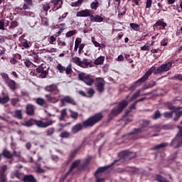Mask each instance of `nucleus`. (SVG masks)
<instances>
[{
	"mask_svg": "<svg viewBox=\"0 0 182 182\" xmlns=\"http://www.w3.org/2000/svg\"><path fill=\"white\" fill-rule=\"evenodd\" d=\"M102 119H103V114L100 112L96 113L88 117L82 123H77V124L74 125L71 128V133L76 134V133L82 132V130L84 129H87V127H93L95 124H97V123L101 122Z\"/></svg>",
	"mask_w": 182,
	"mask_h": 182,
	"instance_id": "nucleus-1",
	"label": "nucleus"
},
{
	"mask_svg": "<svg viewBox=\"0 0 182 182\" xmlns=\"http://www.w3.org/2000/svg\"><path fill=\"white\" fill-rule=\"evenodd\" d=\"M154 69H156V66H152L151 68H149L141 78L134 82L128 88V90H130L131 92H134V90H136V88L139 87V86H141V84L144 83V82H146V80L149 79V77L151 76V73L154 72Z\"/></svg>",
	"mask_w": 182,
	"mask_h": 182,
	"instance_id": "nucleus-2",
	"label": "nucleus"
},
{
	"mask_svg": "<svg viewBox=\"0 0 182 182\" xmlns=\"http://www.w3.org/2000/svg\"><path fill=\"white\" fill-rule=\"evenodd\" d=\"M0 76L1 77V79L3 80V82H4L5 85L8 86V87L11 90L12 92H15L16 89H18V85L15 80L11 79L9 77V75L5 73H1Z\"/></svg>",
	"mask_w": 182,
	"mask_h": 182,
	"instance_id": "nucleus-3",
	"label": "nucleus"
},
{
	"mask_svg": "<svg viewBox=\"0 0 182 182\" xmlns=\"http://www.w3.org/2000/svg\"><path fill=\"white\" fill-rule=\"evenodd\" d=\"M129 105L127 100H124L121 102L118 103V105L114 107L109 114V117L112 119V116H119L124 109Z\"/></svg>",
	"mask_w": 182,
	"mask_h": 182,
	"instance_id": "nucleus-4",
	"label": "nucleus"
},
{
	"mask_svg": "<svg viewBox=\"0 0 182 182\" xmlns=\"http://www.w3.org/2000/svg\"><path fill=\"white\" fill-rule=\"evenodd\" d=\"M78 79L79 80H81V82H83L87 85V86H92L93 83H95L96 78L95 79V77L90 74H86L85 73H80L78 74Z\"/></svg>",
	"mask_w": 182,
	"mask_h": 182,
	"instance_id": "nucleus-5",
	"label": "nucleus"
},
{
	"mask_svg": "<svg viewBox=\"0 0 182 182\" xmlns=\"http://www.w3.org/2000/svg\"><path fill=\"white\" fill-rule=\"evenodd\" d=\"M173 63H176V61L172 60L165 64H162L157 69H156V67H155V69L154 70L152 73H154V75H160V73H164V72H168V70L171 69L173 66Z\"/></svg>",
	"mask_w": 182,
	"mask_h": 182,
	"instance_id": "nucleus-6",
	"label": "nucleus"
},
{
	"mask_svg": "<svg viewBox=\"0 0 182 182\" xmlns=\"http://www.w3.org/2000/svg\"><path fill=\"white\" fill-rule=\"evenodd\" d=\"M95 85L98 93H103V92H105V85H106V81H105V79L100 77H96Z\"/></svg>",
	"mask_w": 182,
	"mask_h": 182,
	"instance_id": "nucleus-7",
	"label": "nucleus"
},
{
	"mask_svg": "<svg viewBox=\"0 0 182 182\" xmlns=\"http://www.w3.org/2000/svg\"><path fill=\"white\" fill-rule=\"evenodd\" d=\"M140 133H141V131L140 129L134 128L133 132L128 133L125 135H123L122 137H125L127 140H137L140 139V136H139Z\"/></svg>",
	"mask_w": 182,
	"mask_h": 182,
	"instance_id": "nucleus-8",
	"label": "nucleus"
},
{
	"mask_svg": "<svg viewBox=\"0 0 182 182\" xmlns=\"http://www.w3.org/2000/svg\"><path fill=\"white\" fill-rule=\"evenodd\" d=\"M44 90H46V92H48L54 96H56V95H59L60 93L59 88H58V85L56 84H51L50 85H47L45 87Z\"/></svg>",
	"mask_w": 182,
	"mask_h": 182,
	"instance_id": "nucleus-9",
	"label": "nucleus"
},
{
	"mask_svg": "<svg viewBox=\"0 0 182 182\" xmlns=\"http://www.w3.org/2000/svg\"><path fill=\"white\" fill-rule=\"evenodd\" d=\"M92 159V156H88L87 159H85L84 163L77 167L78 171H84L86 170H89V165L90 164Z\"/></svg>",
	"mask_w": 182,
	"mask_h": 182,
	"instance_id": "nucleus-10",
	"label": "nucleus"
},
{
	"mask_svg": "<svg viewBox=\"0 0 182 182\" xmlns=\"http://www.w3.org/2000/svg\"><path fill=\"white\" fill-rule=\"evenodd\" d=\"M62 5H63V0H50V6H51L52 11H58V9H60Z\"/></svg>",
	"mask_w": 182,
	"mask_h": 182,
	"instance_id": "nucleus-11",
	"label": "nucleus"
},
{
	"mask_svg": "<svg viewBox=\"0 0 182 182\" xmlns=\"http://www.w3.org/2000/svg\"><path fill=\"white\" fill-rule=\"evenodd\" d=\"M36 73H38V77L41 79H45L48 76V70H45L43 65H41L38 68L36 69Z\"/></svg>",
	"mask_w": 182,
	"mask_h": 182,
	"instance_id": "nucleus-12",
	"label": "nucleus"
},
{
	"mask_svg": "<svg viewBox=\"0 0 182 182\" xmlns=\"http://www.w3.org/2000/svg\"><path fill=\"white\" fill-rule=\"evenodd\" d=\"M36 126L38 127H41L43 129H46V127H49V126H52L53 124V122L52 120H49L46 122H43L42 120H36L35 119Z\"/></svg>",
	"mask_w": 182,
	"mask_h": 182,
	"instance_id": "nucleus-13",
	"label": "nucleus"
},
{
	"mask_svg": "<svg viewBox=\"0 0 182 182\" xmlns=\"http://www.w3.org/2000/svg\"><path fill=\"white\" fill-rule=\"evenodd\" d=\"M36 111V106L33 104H27L26 105V114L27 116H35V112Z\"/></svg>",
	"mask_w": 182,
	"mask_h": 182,
	"instance_id": "nucleus-14",
	"label": "nucleus"
},
{
	"mask_svg": "<svg viewBox=\"0 0 182 182\" xmlns=\"http://www.w3.org/2000/svg\"><path fill=\"white\" fill-rule=\"evenodd\" d=\"M117 161V160H114L111 164L108 165V166H102V167H99L94 176H99V174H100V173H105V171H106V170H108V168H110V167L114 166V164H116V162Z\"/></svg>",
	"mask_w": 182,
	"mask_h": 182,
	"instance_id": "nucleus-15",
	"label": "nucleus"
},
{
	"mask_svg": "<svg viewBox=\"0 0 182 182\" xmlns=\"http://www.w3.org/2000/svg\"><path fill=\"white\" fill-rule=\"evenodd\" d=\"M60 102L63 106H65L66 103H68L69 105H73V106H76V102L70 96L64 97L63 99H61Z\"/></svg>",
	"mask_w": 182,
	"mask_h": 182,
	"instance_id": "nucleus-16",
	"label": "nucleus"
},
{
	"mask_svg": "<svg viewBox=\"0 0 182 182\" xmlns=\"http://www.w3.org/2000/svg\"><path fill=\"white\" fill-rule=\"evenodd\" d=\"M92 11L90 9H85L81 10L80 11H77L76 14V16H78L80 18H87V16H90V18L92 16Z\"/></svg>",
	"mask_w": 182,
	"mask_h": 182,
	"instance_id": "nucleus-17",
	"label": "nucleus"
},
{
	"mask_svg": "<svg viewBox=\"0 0 182 182\" xmlns=\"http://www.w3.org/2000/svg\"><path fill=\"white\" fill-rule=\"evenodd\" d=\"M119 156L120 157H124V158H126V157H128V159H134V157H136V154L132 152V151H129V150H125V151H122V152H120L119 154Z\"/></svg>",
	"mask_w": 182,
	"mask_h": 182,
	"instance_id": "nucleus-18",
	"label": "nucleus"
},
{
	"mask_svg": "<svg viewBox=\"0 0 182 182\" xmlns=\"http://www.w3.org/2000/svg\"><path fill=\"white\" fill-rule=\"evenodd\" d=\"M140 93H141V90L139 89L136 90L130 97V95H127L126 99L128 100V102H133V100H136L138 97H140ZM129 97L130 99L129 100Z\"/></svg>",
	"mask_w": 182,
	"mask_h": 182,
	"instance_id": "nucleus-19",
	"label": "nucleus"
},
{
	"mask_svg": "<svg viewBox=\"0 0 182 182\" xmlns=\"http://www.w3.org/2000/svg\"><path fill=\"white\" fill-rule=\"evenodd\" d=\"M21 181L23 182H38L35 176L33 175H25L22 179Z\"/></svg>",
	"mask_w": 182,
	"mask_h": 182,
	"instance_id": "nucleus-20",
	"label": "nucleus"
},
{
	"mask_svg": "<svg viewBox=\"0 0 182 182\" xmlns=\"http://www.w3.org/2000/svg\"><path fill=\"white\" fill-rule=\"evenodd\" d=\"M1 156L4 157V159H7L8 160H11V159H14V154L11 153V151H8V149H4L2 151Z\"/></svg>",
	"mask_w": 182,
	"mask_h": 182,
	"instance_id": "nucleus-21",
	"label": "nucleus"
},
{
	"mask_svg": "<svg viewBox=\"0 0 182 182\" xmlns=\"http://www.w3.org/2000/svg\"><path fill=\"white\" fill-rule=\"evenodd\" d=\"M149 124H150V121L144 120L140 128H137L138 130L141 131V133L143 132H147V128L149 127Z\"/></svg>",
	"mask_w": 182,
	"mask_h": 182,
	"instance_id": "nucleus-22",
	"label": "nucleus"
},
{
	"mask_svg": "<svg viewBox=\"0 0 182 182\" xmlns=\"http://www.w3.org/2000/svg\"><path fill=\"white\" fill-rule=\"evenodd\" d=\"M78 152L79 149H75L74 151H72L70 154L68 160L65 161V164H69V163H70V161H72V160H73V159L76 157V154H77Z\"/></svg>",
	"mask_w": 182,
	"mask_h": 182,
	"instance_id": "nucleus-23",
	"label": "nucleus"
},
{
	"mask_svg": "<svg viewBox=\"0 0 182 182\" xmlns=\"http://www.w3.org/2000/svg\"><path fill=\"white\" fill-rule=\"evenodd\" d=\"M80 159H77L74 161L70 166V168L68 170L69 173H72L74 168H77V167H79V164H80Z\"/></svg>",
	"mask_w": 182,
	"mask_h": 182,
	"instance_id": "nucleus-24",
	"label": "nucleus"
},
{
	"mask_svg": "<svg viewBox=\"0 0 182 182\" xmlns=\"http://www.w3.org/2000/svg\"><path fill=\"white\" fill-rule=\"evenodd\" d=\"M13 117L18 119V120H22L23 119V115L22 114V109H16L13 114Z\"/></svg>",
	"mask_w": 182,
	"mask_h": 182,
	"instance_id": "nucleus-25",
	"label": "nucleus"
},
{
	"mask_svg": "<svg viewBox=\"0 0 182 182\" xmlns=\"http://www.w3.org/2000/svg\"><path fill=\"white\" fill-rule=\"evenodd\" d=\"M164 19L158 20L154 24V28H157V26H162V28L164 29L166 26H167V23L164 21Z\"/></svg>",
	"mask_w": 182,
	"mask_h": 182,
	"instance_id": "nucleus-26",
	"label": "nucleus"
},
{
	"mask_svg": "<svg viewBox=\"0 0 182 182\" xmlns=\"http://www.w3.org/2000/svg\"><path fill=\"white\" fill-rule=\"evenodd\" d=\"M90 21L91 22H103V17L99 15L94 16L93 14H91Z\"/></svg>",
	"mask_w": 182,
	"mask_h": 182,
	"instance_id": "nucleus-27",
	"label": "nucleus"
},
{
	"mask_svg": "<svg viewBox=\"0 0 182 182\" xmlns=\"http://www.w3.org/2000/svg\"><path fill=\"white\" fill-rule=\"evenodd\" d=\"M168 144L166 142H164L157 145H155L151 148V150H160V149H164V147H167Z\"/></svg>",
	"mask_w": 182,
	"mask_h": 182,
	"instance_id": "nucleus-28",
	"label": "nucleus"
},
{
	"mask_svg": "<svg viewBox=\"0 0 182 182\" xmlns=\"http://www.w3.org/2000/svg\"><path fill=\"white\" fill-rule=\"evenodd\" d=\"M60 116L59 117V120L60 122H66V120L65 119V118L66 117V116H68V112L66 111V109H62L60 112Z\"/></svg>",
	"mask_w": 182,
	"mask_h": 182,
	"instance_id": "nucleus-29",
	"label": "nucleus"
},
{
	"mask_svg": "<svg viewBox=\"0 0 182 182\" xmlns=\"http://www.w3.org/2000/svg\"><path fill=\"white\" fill-rule=\"evenodd\" d=\"M71 62L73 63H75V65H77V66H82V61L80 60V58L79 57H74L72 58Z\"/></svg>",
	"mask_w": 182,
	"mask_h": 182,
	"instance_id": "nucleus-30",
	"label": "nucleus"
},
{
	"mask_svg": "<svg viewBox=\"0 0 182 182\" xmlns=\"http://www.w3.org/2000/svg\"><path fill=\"white\" fill-rule=\"evenodd\" d=\"M104 62H105V56H100L94 61V64L97 65H103Z\"/></svg>",
	"mask_w": 182,
	"mask_h": 182,
	"instance_id": "nucleus-31",
	"label": "nucleus"
},
{
	"mask_svg": "<svg viewBox=\"0 0 182 182\" xmlns=\"http://www.w3.org/2000/svg\"><path fill=\"white\" fill-rule=\"evenodd\" d=\"M30 56H31V60H33V62H35V63H38L39 61V55H38V54L33 52L32 54H30Z\"/></svg>",
	"mask_w": 182,
	"mask_h": 182,
	"instance_id": "nucleus-32",
	"label": "nucleus"
},
{
	"mask_svg": "<svg viewBox=\"0 0 182 182\" xmlns=\"http://www.w3.org/2000/svg\"><path fill=\"white\" fill-rule=\"evenodd\" d=\"M36 103L38 105V106H45L46 105V101L43 98L38 97L36 100Z\"/></svg>",
	"mask_w": 182,
	"mask_h": 182,
	"instance_id": "nucleus-33",
	"label": "nucleus"
},
{
	"mask_svg": "<svg viewBox=\"0 0 182 182\" xmlns=\"http://www.w3.org/2000/svg\"><path fill=\"white\" fill-rule=\"evenodd\" d=\"M9 100H10V98H9V96H8V95L4 96L3 97H0V103L1 105H5L6 103H8V102H9Z\"/></svg>",
	"mask_w": 182,
	"mask_h": 182,
	"instance_id": "nucleus-34",
	"label": "nucleus"
},
{
	"mask_svg": "<svg viewBox=\"0 0 182 182\" xmlns=\"http://www.w3.org/2000/svg\"><path fill=\"white\" fill-rule=\"evenodd\" d=\"M91 9H94V11H96L97 8H99V1L95 0L90 4Z\"/></svg>",
	"mask_w": 182,
	"mask_h": 182,
	"instance_id": "nucleus-35",
	"label": "nucleus"
},
{
	"mask_svg": "<svg viewBox=\"0 0 182 182\" xmlns=\"http://www.w3.org/2000/svg\"><path fill=\"white\" fill-rule=\"evenodd\" d=\"M60 137H61V139H69L70 137V134L67 131H64L60 134Z\"/></svg>",
	"mask_w": 182,
	"mask_h": 182,
	"instance_id": "nucleus-36",
	"label": "nucleus"
},
{
	"mask_svg": "<svg viewBox=\"0 0 182 182\" xmlns=\"http://www.w3.org/2000/svg\"><path fill=\"white\" fill-rule=\"evenodd\" d=\"M33 124H35V119L31 118L25 122L24 126L31 127V126H33Z\"/></svg>",
	"mask_w": 182,
	"mask_h": 182,
	"instance_id": "nucleus-37",
	"label": "nucleus"
},
{
	"mask_svg": "<svg viewBox=\"0 0 182 182\" xmlns=\"http://www.w3.org/2000/svg\"><path fill=\"white\" fill-rule=\"evenodd\" d=\"M155 180L158 182H166L167 179H166L164 177L161 176V175H156L155 176Z\"/></svg>",
	"mask_w": 182,
	"mask_h": 182,
	"instance_id": "nucleus-38",
	"label": "nucleus"
},
{
	"mask_svg": "<svg viewBox=\"0 0 182 182\" xmlns=\"http://www.w3.org/2000/svg\"><path fill=\"white\" fill-rule=\"evenodd\" d=\"M129 26L134 31H140V26L137 23H131Z\"/></svg>",
	"mask_w": 182,
	"mask_h": 182,
	"instance_id": "nucleus-39",
	"label": "nucleus"
},
{
	"mask_svg": "<svg viewBox=\"0 0 182 182\" xmlns=\"http://www.w3.org/2000/svg\"><path fill=\"white\" fill-rule=\"evenodd\" d=\"M19 102H20L19 98H11V105L14 107H16V105H18V103H19Z\"/></svg>",
	"mask_w": 182,
	"mask_h": 182,
	"instance_id": "nucleus-40",
	"label": "nucleus"
},
{
	"mask_svg": "<svg viewBox=\"0 0 182 182\" xmlns=\"http://www.w3.org/2000/svg\"><path fill=\"white\" fill-rule=\"evenodd\" d=\"M95 95V90H93V88H90L88 89L87 92V97H93Z\"/></svg>",
	"mask_w": 182,
	"mask_h": 182,
	"instance_id": "nucleus-41",
	"label": "nucleus"
},
{
	"mask_svg": "<svg viewBox=\"0 0 182 182\" xmlns=\"http://www.w3.org/2000/svg\"><path fill=\"white\" fill-rule=\"evenodd\" d=\"M69 124H70V122H68L66 124H63V123L58 124V127L60 128L58 129V132H62V130H63V129H65V127H66V126H69Z\"/></svg>",
	"mask_w": 182,
	"mask_h": 182,
	"instance_id": "nucleus-42",
	"label": "nucleus"
},
{
	"mask_svg": "<svg viewBox=\"0 0 182 182\" xmlns=\"http://www.w3.org/2000/svg\"><path fill=\"white\" fill-rule=\"evenodd\" d=\"M159 117H161V113H160V111L156 110L153 115L152 119L154 120H157V119H159Z\"/></svg>",
	"mask_w": 182,
	"mask_h": 182,
	"instance_id": "nucleus-43",
	"label": "nucleus"
},
{
	"mask_svg": "<svg viewBox=\"0 0 182 182\" xmlns=\"http://www.w3.org/2000/svg\"><path fill=\"white\" fill-rule=\"evenodd\" d=\"M24 65L25 66H26V68H29L31 67V65L32 66H36L34 65V64L32 63V61L29 59H26L25 61H24Z\"/></svg>",
	"mask_w": 182,
	"mask_h": 182,
	"instance_id": "nucleus-44",
	"label": "nucleus"
},
{
	"mask_svg": "<svg viewBox=\"0 0 182 182\" xmlns=\"http://www.w3.org/2000/svg\"><path fill=\"white\" fill-rule=\"evenodd\" d=\"M81 4H83V0H77V1L72 2L71 6H73V7L80 6Z\"/></svg>",
	"mask_w": 182,
	"mask_h": 182,
	"instance_id": "nucleus-45",
	"label": "nucleus"
},
{
	"mask_svg": "<svg viewBox=\"0 0 182 182\" xmlns=\"http://www.w3.org/2000/svg\"><path fill=\"white\" fill-rule=\"evenodd\" d=\"M71 172H69V171L65 174L61 176V177L60 178L59 182H64L65 180H66V178H68V176H69V174H70Z\"/></svg>",
	"mask_w": 182,
	"mask_h": 182,
	"instance_id": "nucleus-46",
	"label": "nucleus"
},
{
	"mask_svg": "<svg viewBox=\"0 0 182 182\" xmlns=\"http://www.w3.org/2000/svg\"><path fill=\"white\" fill-rule=\"evenodd\" d=\"M50 8H52V6H50V3L45 4L43 5V10L44 11V12H48V11L50 9Z\"/></svg>",
	"mask_w": 182,
	"mask_h": 182,
	"instance_id": "nucleus-47",
	"label": "nucleus"
},
{
	"mask_svg": "<svg viewBox=\"0 0 182 182\" xmlns=\"http://www.w3.org/2000/svg\"><path fill=\"white\" fill-rule=\"evenodd\" d=\"M90 63L89 60L86 58H84L82 61V66L80 68H85V66H90Z\"/></svg>",
	"mask_w": 182,
	"mask_h": 182,
	"instance_id": "nucleus-48",
	"label": "nucleus"
},
{
	"mask_svg": "<svg viewBox=\"0 0 182 182\" xmlns=\"http://www.w3.org/2000/svg\"><path fill=\"white\" fill-rule=\"evenodd\" d=\"M73 35H76V30L70 31L66 33V37L67 38H72Z\"/></svg>",
	"mask_w": 182,
	"mask_h": 182,
	"instance_id": "nucleus-49",
	"label": "nucleus"
},
{
	"mask_svg": "<svg viewBox=\"0 0 182 182\" xmlns=\"http://www.w3.org/2000/svg\"><path fill=\"white\" fill-rule=\"evenodd\" d=\"M19 23H18L16 21H12L10 23V28L11 29H15V28H17V26H18Z\"/></svg>",
	"mask_w": 182,
	"mask_h": 182,
	"instance_id": "nucleus-50",
	"label": "nucleus"
},
{
	"mask_svg": "<svg viewBox=\"0 0 182 182\" xmlns=\"http://www.w3.org/2000/svg\"><path fill=\"white\" fill-rule=\"evenodd\" d=\"M57 69L59 70L60 73H63V72L66 70V68H65L63 65H61V64L58 65Z\"/></svg>",
	"mask_w": 182,
	"mask_h": 182,
	"instance_id": "nucleus-51",
	"label": "nucleus"
},
{
	"mask_svg": "<svg viewBox=\"0 0 182 182\" xmlns=\"http://www.w3.org/2000/svg\"><path fill=\"white\" fill-rule=\"evenodd\" d=\"M46 133H47V136H52V134L55 133V128L50 127L48 129Z\"/></svg>",
	"mask_w": 182,
	"mask_h": 182,
	"instance_id": "nucleus-52",
	"label": "nucleus"
},
{
	"mask_svg": "<svg viewBox=\"0 0 182 182\" xmlns=\"http://www.w3.org/2000/svg\"><path fill=\"white\" fill-rule=\"evenodd\" d=\"M95 178V182H105L106 181V178H99V175H94Z\"/></svg>",
	"mask_w": 182,
	"mask_h": 182,
	"instance_id": "nucleus-53",
	"label": "nucleus"
},
{
	"mask_svg": "<svg viewBox=\"0 0 182 182\" xmlns=\"http://www.w3.org/2000/svg\"><path fill=\"white\" fill-rule=\"evenodd\" d=\"M77 117H79V114L77 112H71L70 114V118L74 119V120L77 119Z\"/></svg>",
	"mask_w": 182,
	"mask_h": 182,
	"instance_id": "nucleus-54",
	"label": "nucleus"
},
{
	"mask_svg": "<svg viewBox=\"0 0 182 182\" xmlns=\"http://www.w3.org/2000/svg\"><path fill=\"white\" fill-rule=\"evenodd\" d=\"M168 45V38H163L161 41V46H167Z\"/></svg>",
	"mask_w": 182,
	"mask_h": 182,
	"instance_id": "nucleus-55",
	"label": "nucleus"
},
{
	"mask_svg": "<svg viewBox=\"0 0 182 182\" xmlns=\"http://www.w3.org/2000/svg\"><path fill=\"white\" fill-rule=\"evenodd\" d=\"M6 170H8V166L6 165H3L1 167L0 174H5Z\"/></svg>",
	"mask_w": 182,
	"mask_h": 182,
	"instance_id": "nucleus-56",
	"label": "nucleus"
},
{
	"mask_svg": "<svg viewBox=\"0 0 182 182\" xmlns=\"http://www.w3.org/2000/svg\"><path fill=\"white\" fill-rule=\"evenodd\" d=\"M171 79H176V80H180L182 82V75L181 74H176Z\"/></svg>",
	"mask_w": 182,
	"mask_h": 182,
	"instance_id": "nucleus-57",
	"label": "nucleus"
},
{
	"mask_svg": "<svg viewBox=\"0 0 182 182\" xmlns=\"http://www.w3.org/2000/svg\"><path fill=\"white\" fill-rule=\"evenodd\" d=\"M168 109L169 110H173V112H176V110H180L181 109V107H176L173 105H169Z\"/></svg>",
	"mask_w": 182,
	"mask_h": 182,
	"instance_id": "nucleus-58",
	"label": "nucleus"
},
{
	"mask_svg": "<svg viewBox=\"0 0 182 182\" xmlns=\"http://www.w3.org/2000/svg\"><path fill=\"white\" fill-rule=\"evenodd\" d=\"M0 182H6V175L0 173Z\"/></svg>",
	"mask_w": 182,
	"mask_h": 182,
	"instance_id": "nucleus-59",
	"label": "nucleus"
},
{
	"mask_svg": "<svg viewBox=\"0 0 182 182\" xmlns=\"http://www.w3.org/2000/svg\"><path fill=\"white\" fill-rule=\"evenodd\" d=\"M151 4H153V0H146V8L147 9L151 8Z\"/></svg>",
	"mask_w": 182,
	"mask_h": 182,
	"instance_id": "nucleus-60",
	"label": "nucleus"
},
{
	"mask_svg": "<svg viewBox=\"0 0 182 182\" xmlns=\"http://www.w3.org/2000/svg\"><path fill=\"white\" fill-rule=\"evenodd\" d=\"M173 111L171 112H164V117L171 119L173 117Z\"/></svg>",
	"mask_w": 182,
	"mask_h": 182,
	"instance_id": "nucleus-61",
	"label": "nucleus"
},
{
	"mask_svg": "<svg viewBox=\"0 0 182 182\" xmlns=\"http://www.w3.org/2000/svg\"><path fill=\"white\" fill-rule=\"evenodd\" d=\"M177 159V153H174L169 156V160L174 161Z\"/></svg>",
	"mask_w": 182,
	"mask_h": 182,
	"instance_id": "nucleus-62",
	"label": "nucleus"
},
{
	"mask_svg": "<svg viewBox=\"0 0 182 182\" xmlns=\"http://www.w3.org/2000/svg\"><path fill=\"white\" fill-rule=\"evenodd\" d=\"M45 97L46 98L48 102H53V97L52 95H46Z\"/></svg>",
	"mask_w": 182,
	"mask_h": 182,
	"instance_id": "nucleus-63",
	"label": "nucleus"
},
{
	"mask_svg": "<svg viewBox=\"0 0 182 182\" xmlns=\"http://www.w3.org/2000/svg\"><path fill=\"white\" fill-rule=\"evenodd\" d=\"M36 173H38L39 174H43V173H45V170L41 168V166H38L36 169Z\"/></svg>",
	"mask_w": 182,
	"mask_h": 182,
	"instance_id": "nucleus-64",
	"label": "nucleus"
}]
</instances>
